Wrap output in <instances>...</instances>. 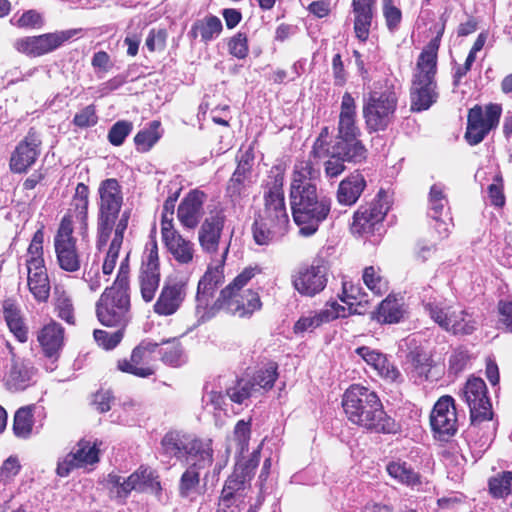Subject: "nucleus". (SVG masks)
Here are the masks:
<instances>
[{"label": "nucleus", "mask_w": 512, "mask_h": 512, "mask_svg": "<svg viewBox=\"0 0 512 512\" xmlns=\"http://www.w3.org/2000/svg\"><path fill=\"white\" fill-rule=\"evenodd\" d=\"M96 443L81 440L57 465V474L66 477L75 468L92 465L99 461Z\"/></svg>", "instance_id": "23"}, {"label": "nucleus", "mask_w": 512, "mask_h": 512, "mask_svg": "<svg viewBox=\"0 0 512 512\" xmlns=\"http://www.w3.org/2000/svg\"><path fill=\"white\" fill-rule=\"evenodd\" d=\"M405 313L403 299L389 295L379 304L373 318L382 324H396L404 318Z\"/></svg>", "instance_id": "33"}, {"label": "nucleus", "mask_w": 512, "mask_h": 512, "mask_svg": "<svg viewBox=\"0 0 512 512\" xmlns=\"http://www.w3.org/2000/svg\"><path fill=\"white\" fill-rule=\"evenodd\" d=\"M54 310L58 318L67 324H75V309L71 296L64 290L55 289Z\"/></svg>", "instance_id": "41"}, {"label": "nucleus", "mask_w": 512, "mask_h": 512, "mask_svg": "<svg viewBox=\"0 0 512 512\" xmlns=\"http://www.w3.org/2000/svg\"><path fill=\"white\" fill-rule=\"evenodd\" d=\"M376 0H352V13L354 16V32L356 37L365 42L370 34Z\"/></svg>", "instance_id": "29"}, {"label": "nucleus", "mask_w": 512, "mask_h": 512, "mask_svg": "<svg viewBox=\"0 0 512 512\" xmlns=\"http://www.w3.org/2000/svg\"><path fill=\"white\" fill-rule=\"evenodd\" d=\"M389 206L381 198L360 206L353 215L351 232L355 235H364L375 230V227L384 219Z\"/></svg>", "instance_id": "21"}, {"label": "nucleus", "mask_w": 512, "mask_h": 512, "mask_svg": "<svg viewBox=\"0 0 512 512\" xmlns=\"http://www.w3.org/2000/svg\"><path fill=\"white\" fill-rule=\"evenodd\" d=\"M277 376V364L271 362L256 372L252 384H254V388L259 386L263 389H270L273 387Z\"/></svg>", "instance_id": "55"}, {"label": "nucleus", "mask_w": 512, "mask_h": 512, "mask_svg": "<svg viewBox=\"0 0 512 512\" xmlns=\"http://www.w3.org/2000/svg\"><path fill=\"white\" fill-rule=\"evenodd\" d=\"M187 295V285L180 280H166L154 303L153 310L159 316L174 315Z\"/></svg>", "instance_id": "22"}, {"label": "nucleus", "mask_w": 512, "mask_h": 512, "mask_svg": "<svg viewBox=\"0 0 512 512\" xmlns=\"http://www.w3.org/2000/svg\"><path fill=\"white\" fill-rule=\"evenodd\" d=\"M43 240H44V233L42 230H37L33 238L31 240V243L28 247V259L26 260L27 266H34V262L39 261L40 265H44V259H43ZM36 266V263H35Z\"/></svg>", "instance_id": "58"}, {"label": "nucleus", "mask_w": 512, "mask_h": 512, "mask_svg": "<svg viewBox=\"0 0 512 512\" xmlns=\"http://www.w3.org/2000/svg\"><path fill=\"white\" fill-rule=\"evenodd\" d=\"M355 354L381 378L390 382L402 381L400 371L389 361L386 354L368 346L356 348Z\"/></svg>", "instance_id": "24"}, {"label": "nucleus", "mask_w": 512, "mask_h": 512, "mask_svg": "<svg viewBox=\"0 0 512 512\" xmlns=\"http://www.w3.org/2000/svg\"><path fill=\"white\" fill-rule=\"evenodd\" d=\"M424 308L430 318L446 332L470 335L477 328L478 322L474 316L459 305L435 299L425 303Z\"/></svg>", "instance_id": "6"}, {"label": "nucleus", "mask_w": 512, "mask_h": 512, "mask_svg": "<svg viewBox=\"0 0 512 512\" xmlns=\"http://www.w3.org/2000/svg\"><path fill=\"white\" fill-rule=\"evenodd\" d=\"M463 398L470 408L471 422L488 421L492 419V405L487 396V387L481 378H469L463 388Z\"/></svg>", "instance_id": "18"}, {"label": "nucleus", "mask_w": 512, "mask_h": 512, "mask_svg": "<svg viewBox=\"0 0 512 512\" xmlns=\"http://www.w3.org/2000/svg\"><path fill=\"white\" fill-rule=\"evenodd\" d=\"M428 204L431 218H437L438 215H443L444 210L448 207V199L443 184L436 183L431 186Z\"/></svg>", "instance_id": "45"}, {"label": "nucleus", "mask_w": 512, "mask_h": 512, "mask_svg": "<svg viewBox=\"0 0 512 512\" xmlns=\"http://www.w3.org/2000/svg\"><path fill=\"white\" fill-rule=\"evenodd\" d=\"M312 158L310 153L295 163L290 186L293 219L304 237L314 235L331 210V199L318 192L314 183L320 176V167Z\"/></svg>", "instance_id": "2"}, {"label": "nucleus", "mask_w": 512, "mask_h": 512, "mask_svg": "<svg viewBox=\"0 0 512 512\" xmlns=\"http://www.w3.org/2000/svg\"><path fill=\"white\" fill-rule=\"evenodd\" d=\"M140 269L159 271L158 246L153 238L146 243Z\"/></svg>", "instance_id": "61"}, {"label": "nucleus", "mask_w": 512, "mask_h": 512, "mask_svg": "<svg viewBox=\"0 0 512 512\" xmlns=\"http://www.w3.org/2000/svg\"><path fill=\"white\" fill-rule=\"evenodd\" d=\"M160 284V272L140 269L139 286L143 300L151 302Z\"/></svg>", "instance_id": "43"}, {"label": "nucleus", "mask_w": 512, "mask_h": 512, "mask_svg": "<svg viewBox=\"0 0 512 512\" xmlns=\"http://www.w3.org/2000/svg\"><path fill=\"white\" fill-rule=\"evenodd\" d=\"M228 51L238 59L246 58L249 52L247 35L243 32H238L232 36L228 41Z\"/></svg>", "instance_id": "63"}, {"label": "nucleus", "mask_w": 512, "mask_h": 512, "mask_svg": "<svg viewBox=\"0 0 512 512\" xmlns=\"http://www.w3.org/2000/svg\"><path fill=\"white\" fill-rule=\"evenodd\" d=\"M382 10L387 28L395 31L402 20V12L397 7L396 0H382Z\"/></svg>", "instance_id": "57"}, {"label": "nucleus", "mask_w": 512, "mask_h": 512, "mask_svg": "<svg viewBox=\"0 0 512 512\" xmlns=\"http://www.w3.org/2000/svg\"><path fill=\"white\" fill-rule=\"evenodd\" d=\"M54 249L59 267L66 272H77L81 268V260L73 236V225L69 217H63L54 237Z\"/></svg>", "instance_id": "15"}, {"label": "nucleus", "mask_w": 512, "mask_h": 512, "mask_svg": "<svg viewBox=\"0 0 512 512\" xmlns=\"http://www.w3.org/2000/svg\"><path fill=\"white\" fill-rule=\"evenodd\" d=\"M97 215V247L106 246L111 235L113 238L103 262V273H112L115 269L119 252L123 243L124 233L128 228L131 209L122 210L124 195L122 186L115 178H107L99 183Z\"/></svg>", "instance_id": "3"}, {"label": "nucleus", "mask_w": 512, "mask_h": 512, "mask_svg": "<svg viewBox=\"0 0 512 512\" xmlns=\"http://www.w3.org/2000/svg\"><path fill=\"white\" fill-rule=\"evenodd\" d=\"M252 183V179L232 174L226 189L227 196L234 204H239L243 198L249 195Z\"/></svg>", "instance_id": "47"}, {"label": "nucleus", "mask_w": 512, "mask_h": 512, "mask_svg": "<svg viewBox=\"0 0 512 512\" xmlns=\"http://www.w3.org/2000/svg\"><path fill=\"white\" fill-rule=\"evenodd\" d=\"M253 390L254 384H252L251 381L240 379L234 386L227 389L226 395L231 401L237 404H242L251 396Z\"/></svg>", "instance_id": "56"}, {"label": "nucleus", "mask_w": 512, "mask_h": 512, "mask_svg": "<svg viewBox=\"0 0 512 512\" xmlns=\"http://www.w3.org/2000/svg\"><path fill=\"white\" fill-rule=\"evenodd\" d=\"M397 107L395 93L372 92L364 100L363 117L369 133L384 131L393 122Z\"/></svg>", "instance_id": "10"}, {"label": "nucleus", "mask_w": 512, "mask_h": 512, "mask_svg": "<svg viewBox=\"0 0 512 512\" xmlns=\"http://www.w3.org/2000/svg\"><path fill=\"white\" fill-rule=\"evenodd\" d=\"M386 471L390 477L400 484L412 488L422 484L420 474L404 461L397 460L389 462L386 466Z\"/></svg>", "instance_id": "37"}, {"label": "nucleus", "mask_w": 512, "mask_h": 512, "mask_svg": "<svg viewBox=\"0 0 512 512\" xmlns=\"http://www.w3.org/2000/svg\"><path fill=\"white\" fill-rule=\"evenodd\" d=\"M33 420V406H24L19 408L13 421V432L18 438L27 439L32 433Z\"/></svg>", "instance_id": "42"}, {"label": "nucleus", "mask_w": 512, "mask_h": 512, "mask_svg": "<svg viewBox=\"0 0 512 512\" xmlns=\"http://www.w3.org/2000/svg\"><path fill=\"white\" fill-rule=\"evenodd\" d=\"M123 329L118 328L114 332H107L105 330L96 329L94 330V339L97 344L106 350L115 348L123 337Z\"/></svg>", "instance_id": "59"}, {"label": "nucleus", "mask_w": 512, "mask_h": 512, "mask_svg": "<svg viewBox=\"0 0 512 512\" xmlns=\"http://www.w3.org/2000/svg\"><path fill=\"white\" fill-rule=\"evenodd\" d=\"M225 224V215L216 212L207 217L198 231V241L203 252L214 255L221 245V235Z\"/></svg>", "instance_id": "25"}, {"label": "nucleus", "mask_w": 512, "mask_h": 512, "mask_svg": "<svg viewBox=\"0 0 512 512\" xmlns=\"http://www.w3.org/2000/svg\"><path fill=\"white\" fill-rule=\"evenodd\" d=\"M222 29L221 20L217 16L208 15L192 24L188 36L193 40L200 37L201 41L208 43L216 39L221 34Z\"/></svg>", "instance_id": "34"}, {"label": "nucleus", "mask_w": 512, "mask_h": 512, "mask_svg": "<svg viewBox=\"0 0 512 512\" xmlns=\"http://www.w3.org/2000/svg\"><path fill=\"white\" fill-rule=\"evenodd\" d=\"M169 252L174 259L180 264H189L194 257V244L183 238L180 234L164 241Z\"/></svg>", "instance_id": "40"}, {"label": "nucleus", "mask_w": 512, "mask_h": 512, "mask_svg": "<svg viewBox=\"0 0 512 512\" xmlns=\"http://www.w3.org/2000/svg\"><path fill=\"white\" fill-rule=\"evenodd\" d=\"M21 470V464L16 456H9L0 466V487L5 489L11 485Z\"/></svg>", "instance_id": "53"}, {"label": "nucleus", "mask_w": 512, "mask_h": 512, "mask_svg": "<svg viewBox=\"0 0 512 512\" xmlns=\"http://www.w3.org/2000/svg\"><path fill=\"white\" fill-rule=\"evenodd\" d=\"M251 479L247 477V473L243 472L240 468L234 469L233 473L225 481L224 487L221 492L220 501L226 506L230 507L234 497L245 489L246 484Z\"/></svg>", "instance_id": "39"}, {"label": "nucleus", "mask_w": 512, "mask_h": 512, "mask_svg": "<svg viewBox=\"0 0 512 512\" xmlns=\"http://www.w3.org/2000/svg\"><path fill=\"white\" fill-rule=\"evenodd\" d=\"M81 29L59 30L38 36H27L14 41L13 47L29 57H40L62 47L66 42L77 36Z\"/></svg>", "instance_id": "11"}, {"label": "nucleus", "mask_w": 512, "mask_h": 512, "mask_svg": "<svg viewBox=\"0 0 512 512\" xmlns=\"http://www.w3.org/2000/svg\"><path fill=\"white\" fill-rule=\"evenodd\" d=\"M204 198V193L198 190L189 192L183 198L177 210V217L184 227L192 229L199 224L204 214Z\"/></svg>", "instance_id": "28"}, {"label": "nucleus", "mask_w": 512, "mask_h": 512, "mask_svg": "<svg viewBox=\"0 0 512 512\" xmlns=\"http://www.w3.org/2000/svg\"><path fill=\"white\" fill-rule=\"evenodd\" d=\"M36 266H27V284L34 298L39 302H45L50 293V284L45 265L36 261Z\"/></svg>", "instance_id": "32"}, {"label": "nucleus", "mask_w": 512, "mask_h": 512, "mask_svg": "<svg viewBox=\"0 0 512 512\" xmlns=\"http://www.w3.org/2000/svg\"><path fill=\"white\" fill-rule=\"evenodd\" d=\"M285 231L286 227L257 216L252 227L253 238L258 245H269L277 241Z\"/></svg>", "instance_id": "36"}, {"label": "nucleus", "mask_w": 512, "mask_h": 512, "mask_svg": "<svg viewBox=\"0 0 512 512\" xmlns=\"http://www.w3.org/2000/svg\"><path fill=\"white\" fill-rule=\"evenodd\" d=\"M133 125L129 121H117L108 132V140L114 146L124 143L126 137L131 133Z\"/></svg>", "instance_id": "60"}, {"label": "nucleus", "mask_w": 512, "mask_h": 512, "mask_svg": "<svg viewBox=\"0 0 512 512\" xmlns=\"http://www.w3.org/2000/svg\"><path fill=\"white\" fill-rule=\"evenodd\" d=\"M105 276L108 274L100 273L99 264L94 261L88 268H85L82 279L88 284L89 289L95 292L102 286L103 280L107 281Z\"/></svg>", "instance_id": "62"}, {"label": "nucleus", "mask_w": 512, "mask_h": 512, "mask_svg": "<svg viewBox=\"0 0 512 512\" xmlns=\"http://www.w3.org/2000/svg\"><path fill=\"white\" fill-rule=\"evenodd\" d=\"M250 435V423L244 420L238 421L234 428V439L237 442V450L240 454H243L248 449Z\"/></svg>", "instance_id": "64"}, {"label": "nucleus", "mask_w": 512, "mask_h": 512, "mask_svg": "<svg viewBox=\"0 0 512 512\" xmlns=\"http://www.w3.org/2000/svg\"><path fill=\"white\" fill-rule=\"evenodd\" d=\"M328 156L325 162V175L328 178H336L345 170V162L359 164L366 160L367 156L359 153L356 155L352 150L343 146L333 144L330 149L324 152Z\"/></svg>", "instance_id": "27"}, {"label": "nucleus", "mask_w": 512, "mask_h": 512, "mask_svg": "<svg viewBox=\"0 0 512 512\" xmlns=\"http://www.w3.org/2000/svg\"><path fill=\"white\" fill-rule=\"evenodd\" d=\"M355 99L349 92H345L341 99L337 136L335 145L352 150L367 156V149L360 140L361 130L357 124V110Z\"/></svg>", "instance_id": "9"}, {"label": "nucleus", "mask_w": 512, "mask_h": 512, "mask_svg": "<svg viewBox=\"0 0 512 512\" xmlns=\"http://www.w3.org/2000/svg\"><path fill=\"white\" fill-rule=\"evenodd\" d=\"M161 450L168 458L185 459L188 463L198 458H202L204 463L213 461L210 441H203L179 431L165 434L161 441Z\"/></svg>", "instance_id": "7"}, {"label": "nucleus", "mask_w": 512, "mask_h": 512, "mask_svg": "<svg viewBox=\"0 0 512 512\" xmlns=\"http://www.w3.org/2000/svg\"><path fill=\"white\" fill-rule=\"evenodd\" d=\"M433 435L440 441H448L458 430V418L453 397L444 395L434 404L430 413Z\"/></svg>", "instance_id": "17"}, {"label": "nucleus", "mask_w": 512, "mask_h": 512, "mask_svg": "<svg viewBox=\"0 0 512 512\" xmlns=\"http://www.w3.org/2000/svg\"><path fill=\"white\" fill-rule=\"evenodd\" d=\"M10 358L5 364L0 379L3 386L10 392H21L34 384L37 369L30 360L17 356L10 344H7Z\"/></svg>", "instance_id": "14"}, {"label": "nucleus", "mask_w": 512, "mask_h": 512, "mask_svg": "<svg viewBox=\"0 0 512 512\" xmlns=\"http://www.w3.org/2000/svg\"><path fill=\"white\" fill-rule=\"evenodd\" d=\"M342 406L354 424L374 432H396L394 419L386 414L377 393L359 384L351 385L344 393Z\"/></svg>", "instance_id": "4"}, {"label": "nucleus", "mask_w": 512, "mask_h": 512, "mask_svg": "<svg viewBox=\"0 0 512 512\" xmlns=\"http://www.w3.org/2000/svg\"><path fill=\"white\" fill-rule=\"evenodd\" d=\"M156 355L157 359L160 358L165 364L170 366H179L182 363V348L175 339L158 344Z\"/></svg>", "instance_id": "44"}, {"label": "nucleus", "mask_w": 512, "mask_h": 512, "mask_svg": "<svg viewBox=\"0 0 512 512\" xmlns=\"http://www.w3.org/2000/svg\"><path fill=\"white\" fill-rule=\"evenodd\" d=\"M366 187V180L359 172H354L344 178L337 190V201L341 205H354Z\"/></svg>", "instance_id": "31"}, {"label": "nucleus", "mask_w": 512, "mask_h": 512, "mask_svg": "<svg viewBox=\"0 0 512 512\" xmlns=\"http://www.w3.org/2000/svg\"><path fill=\"white\" fill-rule=\"evenodd\" d=\"M211 464L204 463L202 458L189 462V466L180 477L178 486L179 495L182 498L194 502L207 491L210 474L208 472L204 474L203 484H201L200 476L201 471L211 466Z\"/></svg>", "instance_id": "20"}, {"label": "nucleus", "mask_w": 512, "mask_h": 512, "mask_svg": "<svg viewBox=\"0 0 512 512\" xmlns=\"http://www.w3.org/2000/svg\"><path fill=\"white\" fill-rule=\"evenodd\" d=\"M159 128L160 122L152 121L147 128L136 134L134 141L138 150L148 151L160 139Z\"/></svg>", "instance_id": "48"}, {"label": "nucleus", "mask_w": 512, "mask_h": 512, "mask_svg": "<svg viewBox=\"0 0 512 512\" xmlns=\"http://www.w3.org/2000/svg\"><path fill=\"white\" fill-rule=\"evenodd\" d=\"M131 490L138 492L150 491L159 495L162 488L155 472L146 466H140L135 472L128 476Z\"/></svg>", "instance_id": "35"}, {"label": "nucleus", "mask_w": 512, "mask_h": 512, "mask_svg": "<svg viewBox=\"0 0 512 512\" xmlns=\"http://www.w3.org/2000/svg\"><path fill=\"white\" fill-rule=\"evenodd\" d=\"M271 173L273 175L269 178L272 181L267 183L268 190L264 193V207L258 211L256 216L287 227L289 218L283 191L284 175L279 169H276L275 173L272 170Z\"/></svg>", "instance_id": "12"}, {"label": "nucleus", "mask_w": 512, "mask_h": 512, "mask_svg": "<svg viewBox=\"0 0 512 512\" xmlns=\"http://www.w3.org/2000/svg\"><path fill=\"white\" fill-rule=\"evenodd\" d=\"M501 106L498 104H489L485 110L479 105H475L468 112L467 129L465 138L470 145H477L483 141L486 135L497 127L500 116Z\"/></svg>", "instance_id": "16"}, {"label": "nucleus", "mask_w": 512, "mask_h": 512, "mask_svg": "<svg viewBox=\"0 0 512 512\" xmlns=\"http://www.w3.org/2000/svg\"><path fill=\"white\" fill-rule=\"evenodd\" d=\"M96 315L102 325L123 329L131 320L128 290L106 288L96 303Z\"/></svg>", "instance_id": "8"}, {"label": "nucleus", "mask_w": 512, "mask_h": 512, "mask_svg": "<svg viewBox=\"0 0 512 512\" xmlns=\"http://www.w3.org/2000/svg\"><path fill=\"white\" fill-rule=\"evenodd\" d=\"M314 312L321 325L324 323H329L339 317H346L352 313H355V311H350V308H346L336 301L327 302L322 309Z\"/></svg>", "instance_id": "51"}, {"label": "nucleus", "mask_w": 512, "mask_h": 512, "mask_svg": "<svg viewBox=\"0 0 512 512\" xmlns=\"http://www.w3.org/2000/svg\"><path fill=\"white\" fill-rule=\"evenodd\" d=\"M89 188L84 183H78L75 189V194L71 203L74 210V216L79 221H84L87 218L88 205H89Z\"/></svg>", "instance_id": "49"}, {"label": "nucleus", "mask_w": 512, "mask_h": 512, "mask_svg": "<svg viewBox=\"0 0 512 512\" xmlns=\"http://www.w3.org/2000/svg\"><path fill=\"white\" fill-rule=\"evenodd\" d=\"M438 56L421 52L413 73L410 89L411 110L425 111L429 109L438 99L437 73Z\"/></svg>", "instance_id": "5"}, {"label": "nucleus", "mask_w": 512, "mask_h": 512, "mask_svg": "<svg viewBox=\"0 0 512 512\" xmlns=\"http://www.w3.org/2000/svg\"><path fill=\"white\" fill-rule=\"evenodd\" d=\"M362 279L367 288L375 295L388 290V281L382 276L380 268L368 266L363 270Z\"/></svg>", "instance_id": "46"}, {"label": "nucleus", "mask_w": 512, "mask_h": 512, "mask_svg": "<svg viewBox=\"0 0 512 512\" xmlns=\"http://www.w3.org/2000/svg\"><path fill=\"white\" fill-rule=\"evenodd\" d=\"M37 339L44 354L56 360L64 343V329L59 323L51 321L38 332Z\"/></svg>", "instance_id": "30"}, {"label": "nucleus", "mask_w": 512, "mask_h": 512, "mask_svg": "<svg viewBox=\"0 0 512 512\" xmlns=\"http://www.w3.org/2000/svg\"><path fill=\"white\" fill-rule=\"evenodd\" d=\"M41 140L35 133H29L21 141L10 159V169L15 173H23L31 167L40 154Z\"/></svg>", "instance_id": "26"}, {"label": "nucleus", "mask_w": 512, "mask_h": 512, "mask_svg": "<svg viewBox=\"0 0 512 512\" xmlns=\"http://www.w3.org/2000/svg\"><path fill=\"white\" fill-rule=\"evenodd\" d=\"M490 493L495 498H504L512 492V472L505 471L489 480Z\"/></svg>", "instance_id": "52"}, {"label": "nucleus", "mask_w": 512, "mask_h": 512, "mask_svg": "<svg viewBox=\"0 0 512 512\" xmlns=\"http://www.w3.org/2000/svg\"><path fill=\"white\" fill-rule=\"evenodd\" d=\"M3 315L9 330L17 340L22 343L26 342L28 329L23 322L19 308L12 301L6 300L3 304Z\"/></svg>", "instance_id": "38"}, {"label": "nucleus", "mask_w": 512, "mask_h": 512, "mask_svg": "<svg viewBox=\"0 0 512 512\" xmlns=\"http://www.w3.org/2000/svg\"><path fill=\"white\" fill-rule=\"evenodd\" d=\"M294 289L304 297L322 292L328 281V267L323 259H314L309 265L298 267L291 275Z\"/></svg>", "instance_id": "13"}, {"label": "nucleus", "mask_w": 512, "mask_h": 512, "mask_svg": "<svg viewBox=\"0 0 512 512\" xmlns=\"http://www.w3.org/2000/svg\"><path fill=\"white\" fill-rule=\"evenodd\" d=\"M410 357L413 367V377L426 379L432 367V360L429 355L423 351H414L411 353Z\"/></svg>", "instance_id": "54"}, {"label": "nucleus", "mask_w": 512, "mask_h": 512, "mask_svg": "<svg viewBox=\"0 0 512 512\" xmlns=\"http://www.w3.org/2000/svg\"><path fill=\"white\" fill-rule=\"evenodd\" d=\"M105 484L110 494L120 500H125L132 492L128 477L125 478L116 473L108 474Z\"/></svg>", "instance_id": "50"}, {"label": "nucleus", "mask_w": 512, "mask_h": 512, "mask_svg": "<svg viewBox=\"0 0 512 512\" xmlns=\"http://www.w3.org/2000/svg\"><path fill=\"white\" fill-rule=\"evenodd\" d=\"M156 351L158 344L150 341H142L132 351L130 360L124 359L118 362V368L122 372L146 378L154 374L153 363L157 360Z\"/></svg>", "instance_id": "19"}, {"label": "nucleus", "mask_w": 512, "mask_h": 512, "mask_svg": "<svg viewBox=\"0 0 512 512\" xmlns=\"http://www.w3.org/2000/svg\"><path fill=\"white\" fill-rule=\"evenodd\" d=\"M230 243H226L219 259L213 261L199 280L196 293V315L200 320L212 318L220 309L240 318L250 317L262 306L259 294L244 287L261 272L258 266L246 267L232 283L225 287L216 302L210 306L215 290L223 282L224 264Z\"/></svg>", "instance_id": "1"}]
</instances>
